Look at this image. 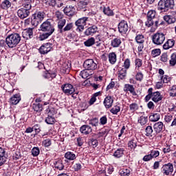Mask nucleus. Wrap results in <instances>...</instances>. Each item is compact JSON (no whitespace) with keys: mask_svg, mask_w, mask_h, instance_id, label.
Here are the masks:
<instances>
[{"mask_svg":"<svg viewBox=\"0 0 176 176\" xmlns=\"http://www.w3.org/2000/svg\"><path fill=\"white\" fill-rule=\"evenodd\" d=\"M20 41H21L20 34L19 33H13L6 37V43L8 47L13 49V47H16L20 43Z\"/></svg>","mask_w":176,"mask_h":176,"instance_id":"nucleus-1","label":"nucleus"},{"mask_svg":"<svg viewBox=\"0 0 176 176\" xmlns=\"http://www.w3.org/2000/svg\"><path fill=\"white\" fill-rule=\"evenodd\" d=\"M146 25V27H152V25H154L155 28H157L159 25V19L156 17V11L151 10L148 12Z\"/></svg>","mask_w":176,"mask_h":176,"instance_id":"nucleus-2","label":"nucleus"},{"mask_svg":"<svg viewBox=\"0 0 176 176\" xmlns=\"http://www.w3.org/2000/svg\"><path fill=\"white\" fill-rule=\"evenodd\" d=\"M40 30L43 32H49L50 34L54 32V26L52 25L50 19H47L41 25Z\"/></svg>","mask_w":176,"mask_h":176,"instance_id":"nucleus-3","label":"nucleus"},{"mask_svg":"<svg viewBox=\"0 0 176 176\" xmlns=\"http://www.w3.org/2000/svg\"><path fill=\"white\" fill-rule=\"evenodd\" d=\"M87 21H89V17L87 16L80 18L76 21L75 25L77 26L76 31L82 32L85 30V26L87 24Z\"/></svg>","mask_w":176,"mask_h":176,"instance_id":"nucleus-4","label":"nucleus"},{"mask_svg":"<svg viewBox=\"0 0 176 176\" xmlns=\"http://www.w3.org/2000/svg\"><path fill=\"white\" fill-rule=\"evenodd\" d=\"M46 16V14L43 12H38L34 14L33 19L32 20V24L34 25V27H37L40 23L43 21V19Z\"/></svg>","mask_w":176,"mask_h":176,"instance_id":"nucleus-5","label":"nucleus"},{"mask_svg":"<svg viewBox=\"0 0 176 176\" xmlns=\"http://www.w3.org/2000/svg\"><path fill=\"white\" fill-rule=\"evenodd\" d=\"M153 43L154 45H163L164 41H166V36L163 33H155L153 36Z\"/></svg>","mask_w":176,"mask_h":176,"instance_id":"nucleus-6","label":"nucleus"},{"mask_svg":"<svg viewBox=\"0 0 176 176\" xmlns=\"http://www.w3.org/2000/svg\"><path fill=\"white\" fill-rule=\"evenodd\" d=\"M83 67L88 71H94V69H97V63L93 59H87L84 62Z\"/></svg>","mask_w":176,"mask_h":176,"instance_id":"nucleus-7","label":"nucleus"},{"mask_svg":"<svg viewBox=\"0 0 176 176\" xmlns=\"http://www.w3.org/2000/svg\"><path fill=\"white\" fill-rule=\"evenodd\" d=\"M129 30H130V28L129 27L127 21L122 20L119 23L118 31L121 35H126Z\"/></svg>","mask_w":176,"mask_h":176,"instance_id":"nucleus-8","label":"nucleus"},{"mask_svg":"<svg viewBox=\"0 0 176 176\" xmlns=\"http://www.w3.org/2000/svg\"><path fill=\"white\" fill-rule=\"evenodd\" d=\"M61 89L65 94L71 95L75 93V88L69 83L63 85Z\"/></svg>","mask_w":176,"mask_h":176,"instance_id":"nucleus-9","label":"nucleus"},{"mask_svg":"<svg viewBox=\"0 0 176 176\" xmlns=\"http://www.w3.org/2000/svg\"><path fill=\"white\" fill-rule=\"evenodd\" d=\"M174 171V165L171 163H168L163 165L162 173L164 175H171Z\"/></svg>","mask_w":176,"mask_h":176,"instance_id":"nucleus-10","label":"nucleus"},{"mask_svg":"<svg viewBox=\"0 0 176 176\" xmlns=\"http://www.w3.org/2000/svg\"><path fill=\"white\" fill-rule=\"evenodd\" d=\"M53 47V44L50 43H47L44 45H43L40 48H39V52L41 54H47L50 50H52Z\"/></svg>","mask_w":176,"mask_h":176,"instance_id":"nucleus-11","label":"nucleus"},{"mask_svg":"<svg viewBox=\"0 0 176 176\" xmlns=\"http://www.w3.org/2000/svg\"><path fill=\"white\" fill-rule=\"evenodd\" d=\"M30 10H28L24 8H21L17 11V16L19 19L23 20V19H27L30 16Z\"/></svg>","mask_w":176,"mask_h":176,"instance_id":"nucleus-12","label":"nucleus"},{"mask_svg":"<svg viewBox=\"0 0 176 176\" xmlns=\"http://www.w3.org/2000/svg\"><path fill=\"white\" fill-rule=\"evenodd\" d=\"M64 13L66 16H68L69 17H72V16H75V14H76V10L75 9V7L72 6H69L64 8Z\"/></svg>","mask_w":176,"mask_h":176,"instance_id":"nucleus-13","label":"nucleus"},{"mask_svg":"<svg viewBox=\"0 0 176 176\" xmlns=\"http://www.w3.org/2000/svg\"><path fill=\"white\" fill-rule=\"evenodd\" d=\"M22 36L24 39H31L34 36L32 28L25 29L22 32Z\"/></svg>","mask_w":176,"mask_h":176,"instance_id":"nucleus-14","label":"nucleus"},{"mask_svg":"<svg viewBox=\"0 0 176 176\" xmlns=\"http://www.w3.org/2000/svg\"><path fill=\"white\" fill-rule=\"evenodd\" d=\"M104 106L107 109H109V108L112 107V105H113V97L111 96H107L103 102Z\"/></svg>","mask_w":176,"mask_h":176,"instance_id":"nucleus-15","label":"nucleus"},{"mask_svg":"<svg viewBox=\"0 0 176 176\" xmlns=\"http://www.w3.org/2000/svg\"><path fill=\"white\" fill-rule=\"evenodd\" d=\"M65 163H69V162H72V160H75L76 159V155L71 151H67L65 154Z\"/></svg>","mask_w":176,"mask_h":176,"instance_id":"nucleus-16","label":"nucleus"},{"mask_svg":"<svg viewBox=\"0 0 176 176\" xmlns=\"http://www.w3.org/2000/svg\"><path fill=\"white\" fill-rule=\"evenodd\" d=\"M153 129L154 131H155L157 134H159V133H162V131H163L164 124H163V122H155L153 125Z\"/></svg>","mask_w":176,"mask_h":176,"instance_id":"nucleus-17","label":"nucleus"},{"mask_svg":"<svg viewBox=\"0 0 176 176\" xmlns=\"http://www.w3.org/2000/svg\"><path fill=\"white\" fill-rule=\"evenodd\" d=\"M80 131L82 134H85V135H87L88 134H90L91 131H93V129H91V126L85 124V125H82L80 127Z\"/></svg>","mask_w":176,"mask_h":176,"instance_id":"nucleus-18","label":"nucleus"},{"mask_svg":"<svg viewBox=\"0 0 176 176\" xmlns=\"http://www.w3.org/2000/svg\"><path fill=\"white\" fill-rule=\"evenodd\" d=\"M157 9L161 12H168V8L165 0H160L158 2Z\"/></svg>","mask_w":176,"mask_h":176,"instance_id":"nucleus-19","label":"nucleus"},{"mask_svg":"<svg viewBox=\"0 0 176 176\" xmlns=\"http://www.w3.org/2000/svg\"><path fill=\"white\" fill-rule=\"evenodd\" d=\"M97 31H98V28H97V26H96V25H93V26L88 28L85 30V34L87 36H89V35H94V34H96V32H97Z\"/></svg>","mask_w":176,"mask_h":176,"instance_id":"nucleus-20","label":"nucleus"},{"mask_svg":"<svg viewBox=\"0 0 176 176\" xmlns=\"http://www.w3.org/2000/svg\"><path fill=\"white\" fill-rule=\"evenodd\" d=\"M21 100V98L20 96V94H16L10 99V102L13 105H17L19 102H20V100Z\"/></svg>","mask_w":176,"mask_h":176,"instance_id":"nucleus-21","label":"nucleus"},{"mask_svg":"<svg viewBox=\"0 0 176 176\" xmlns=\"http://www.w3.org/2000/svg\"><path fill=\"white\" fill-rule=\"evenodd\" d=\"M175 45V41L174 39H168L163 45V49L164 50H168V49H171Z\"/></svg>","mask_w":176,"mask_h":176,"instance_id":"nucleus-22","label":"nucleus"},{"mask_svg":"<svg viewBox=\"0 0 176 176\" xmlns=\"http://www.w3.org/2000/svg\"><path fill=\"white\" fill-rule=\"evenodd\" d=\"M162 98H163L162 97V95H160V92H152V101L154 102H159V101H162Z\"/></svg>","mask_w":176,"mask_h":176,"instance_id":"nucleus-23","label":"nucleus"},{"mask_svg":"<svg viewBox=\"0 0 176 176\" xmlns=\"http://www.w3.org/2000/svg\"><path fill=\"white\" fill-rule=\"evenodd\" d=\"M89 0H80L78 3V9H79V10L86 9L87 5H89Z\"/></svg>","mask_w":176,"mask_h":176,"instance_id":"nucleus-24","label":"nucleus"},{"mask_svg":"<svg viewBox=\"0 0 176 176\" xmlns=\"http://www.w3.org/2000/svg\"><path fill=\"white\" fill-rule=\"evenodd\" d=\"M113 47H119L122 45V40L119 37L114 38L111 41Z\"/></svg>","mask_w":176,"mask_h":176,"instance_id":"nucleus-25","label":"nucleus"},{"mask_svg":"<svg viewBox=\"0 0 176 176\" xmlns=\"http://www.w3.org/2000/svg\"><path fill=\"white\" fill-rule=\"evenodd\" d=\"M149 119L151 122H158V120H160V113L153 112L149 116Z\"/></svg>","mask_w":176,"mask_h":176,"instance_id":"nucleus-26","label":"nucleus"},{"mask_svg":"<svg viewBox=\"0 0 176 176\" xmlns=\"http://www.w3.org/2000/svg\"><path fill=\"white\" fill-rule=\"evenodd\" d=\"M34 2H35V0H25V3L23 4V8L31 10Z\"/></svg>","mask_w":176,"mask_h":176,"instance_id":"nucleus-27","label":"nucleus"},{"mask_svg":"<svg viewBox=\"0 0 176 176\" xmlns=\"http://www.w3.org/2000/svg\"><path fill=\"white\" fill-rule=\"evenodd\" d=\"M12 6V3L9 0H4L0 5V8L4 10H8Z\"/></svg>","mask_w":176,"mask_h":176,"instance_id":"nucleus-28","label":"nucleus"},{"mask_svg":"<svg viewBox=\"0 0 176 176\" xmlns=\"http://www.w3.org/2000/svg\"><path fill=\"white\" fill-rule=\"evenodd\" d=\"M164 21L168 23V24H173V23H175L176 21L175 17H174L171 15H165L164 16Z\"/></svg>","mask_w":176,"mask_h":176,"instance_id":"nucleus-29","label":"nucleus"},{"mask_svg":"<svg viewBox=\"0 0 176 176\" xmlns=\"http://www.w3.org/2000/svg\"><path fill=\"white\" fill-rule=\"evenodd\" d=\"M55 168H57V170H59L61 171V170H64V164H63V160H58V161H56L54 163Z\"/></svg>","mask_w":176,"mask_h":176,"instance_id":"nucleus-30","label":"nucleus"},{"mask_svg":"<svg viewBox=\"0 0 176 176\" xmlns=\"http://www.w3.org/2000/svg\"><path fill=\"white\" fill-rule=\"evenodd\" d=\"M67 23V20L65 19H59L58 22V28L59 30V32L60 34H63V28H64V25H65V23Z\"/></svg>","mask_w":176,"mask_h":176,"instance_id":"nucleus-31","label":"nucleus"},{"mask_svg":"<svg viewBox=\"0 0 176 176\" xmlns=\"http://www.w3.org/2000/svg\"><path fill=\"white\" fill-rule=\"evenodd\" d=\"M126 76H127V70L124 68H122L118 73V78L123 80V79H126Z\"/></svg>","mask_w":176,"mask_h":176,"instance_id":"nucleus-32","label":"nucleus"},{"mask_svg":"<svg viewBox=\"0 0 176 176\" xmlns=\"http://www.w3.org/2000/svg\"><path fill=\"white\" fill-rule=\"evenodd\" d=\"M109 61L110 64H115L116 63V54L115 52H110L108 55Z\"/></svg>","mask_w":176,"mask_h":176,"instance_id":"nucleus-33","label":"nucleus"},{"mask_svg":"<svg viewBox=\"0 0 176 176\" xmlns=\"http://www.w3.org/2000/svg\"><path fill=\"white\" fill-rule=\"evenodd\" d=\"M53 33H49L47 32H45L44 33H41L38 36V41H45V39H47L49 36L52 35Z\"/></svg>","mask_w":176,"mask_h":176,"instance_id":"nucleus-34","label":"nucleus"},{"mask_svg":"<svg viewBox=\"0 0 176 176\" xmlns=\"http://www.w3.org/2000/svg\"><path fill=\"white\" fill-rule=\"evenodd\" d=\"M128 146L131 151L135 149V148H137V140L132 139L131 140H130L128 143Z\"/></svg>","mask_w":176,"mask_h":176,"instance_id":"nucleus-35","label":"nucleus"},{"mask_svg":"<svg viewBox=\"0 0 176 176\" xmlns=\"http://www.w3.org/2000/svg\"><path fill=\"white\" fill-rule=\"evenodd\" d=\"M124 154V149L118 148L114 152L113 156L114 157L119 158V157H122Z\"/></svg>","mask_w":176,"mask_h":176,"instance_id":"nucleus-36","label":"nucleus"},{"mask_svg":"<svg viewBox=\"0 0 176 176\" xmlns=\"http://www.w3.org/2000/svg\"><path fill=\"white\" fill-rule=\"evenodd\" d=\"M94 43H96V40L94 37H91L90 38L87 39L86 41L84 42V45L87 47H90V46H93Z\"/></svg>","mask_w":176,"mask_h":176,"instance_id":"nucleus-37","label":"nucleus"},{"mask_svg":"<svg viewBox=\"0 0 176 176\" xmlns=\"http://www.w3.org/2000/svg\"><path fill=\"white\" fill-rule=\"evenodd\" d=\"M103 13L104 14H106V16H114V13H113V11L112 10H111V8L109 7H104L103 8Z\"/></svg>","mask_w":176,"mask_h":176,"instance_id":"nucleus-38","label":"nucleus"},{"mask_svg":"<svg viewBox=\"0 0 176 176\" xmlns=\"http://www.w3.org/2000/svg\"><path fill=\"white\" fill-rule=\"evenodd\" d=\"M57 76V74H56V72H47L43 75V77L45 79H54V78H56V76Z\"/></svg>","mask_w":176,"mask_h":176,"instance_id":"nucleus-39","label":"nucleus"},{"mask_svg":"<svg viewBox=\"0 0 176 176\" xmlns=\"http://www.w3.org/2000/svg\"><path fill=\"white\" fill-rule=\"evenodd\" d=\"M138 122L140 123V124H141V126H144L148 123V117L142 116L139 118Z\"/></svg>","mask_w":176,"mask_h":176,"instance_id":"nucleus-40","label":"nucleus"},{"mask_svg":"<svg viewBox=\"0 0 176 176\" xmlns=\"http://www.w3.org/2000/svg\"><path fill=\"white\" fill-rule=\"evenodd\" d=\"M80 76H81V78H82V79H87V78H89V76H90V73L89 72L88 69H85L80 72Z\"/></svg>","mask_w":176,"mask_h":176,"instance_id":"nucleus-41","label":"nucleus"},{"mask_svg":"<svg viewBox=\"0 0 176 176\" xmlns=\"http://www.w3.org/2000/svg\"><path fill=\"white\" fill-rule=\"evenodd\" d=\"M43 3L46 6H52L54 7L56 6V0H43Z\"/></svg>","mask_w":176,"mask_h":176,"instance_id":"nucleus-42","label":"nucleus"},{"mask_svg":"<svg viewBox=\"0 0 176 176\" xmlns=\"http://www.w3.org/2000/svg\"><path fill=\"white\" fill-rule=\"evenodd\" d=\"M130 169L124 168L120 170V175L121 176H129L130 175Z\"/></svg>","mask_w":176,"mask_h":176,"instance_id":"nucleus-43","label":"nucleus"},{"mask_svg":"<svg viewBox=\"0 0 176 176\" xmlns=\"http://www.w3.org/2000/svg\"><path fill=\"white\" fill-rule=\"evenodd\" d=\"M145 131L146 137H152L153 135V129L151 126H146Z\"/></svg>","mask_w":176,"mask_h":176,"instance_id":"nucleus-44","label":"nucleus"},{"mask_svg":"<svg viewBox=\"0 0 176 176\" xmlns=\"http://www.w3.org/2000/svg\"><path fill=\"white\" fill-rule=\"evenodd\" d=\"M165 3H166L168 10H170V9H173L175 5L174 0H165Z\"/></svg>","mask_w":176,"mask_h":176,"instance_id":"nucleus-45","label":"nucleus"},{"mask_svg":"<svg viewBox=\"0 0 176 176\" xmlns=\"http://www.w3.org/2000/svg\"><path fill=\"white\" fill-rule=\"evenodd\" d=\"M134 85L130 84H125L124 86V91L130 93L134 89Z\"/></svg>","mask_w":176,"mask_h":176,"instance_id":"nucleus-46","label":"nucleus"},{"mask_svg":"<svg viewBox=\"0 0 176 176\" xmlns=\"http://www.w3.org/2000/svg\"><path fill=\"white\" fill-rule=\"evenodd\" d=\"M33 109L36 112H41L42 111V109H43V107L42 104L38 103L33 105Z\"/></svg>","mask_w":176,"mask_h":176,"instance_id":"nucleus-47","label":"nucleus"},{"mask_svg":"<svg viewBox=\"0 0 176 176\" xmlns=\"http://www.w3.org/2000/svg\"><path fill=\"white\" fill-rule=\"evenodd\" d=\"M135 41L137 43H144L145 42V40L144 39V35L142 34H138L135 37Z\"/></svg>","mask_w":176,"mask_h":176,"instance_id":"nucleus-48","label":"nucleus"},{"mask_svg":"<svg viewBox=\"0 0 176 176\" xmlns=\"http://www.w3.org/2000/svg\"><path fill=\"white\" fill-rule=\"evenodd\" d=\"M138 108H139L138 104L135 102L131 103L129 105V109L130 111H131V112H135V111H138Z\"/></svg>","mask_w":176,"mask_h":176,"instance_id":"nucleus-49","label":"nucleus"},{"mask_svg":"<svg viewBox=\"0 0 176 176\" xmlns=\"http://www.w3.org/2000/svg\"><path fill=\"white\" fill-rule=\"evenodd\" d=\"M110 112L113 113V115H118V112H120V106H115L110 110Z\"/></svg>","mask_w":176,"mask_h":176,"instance_id":"nucleus-50","label":"nucleus"},{"mask_svg":"<svg viewBox=\"0 0 176 176\" xmlns=\"http://www.w3.org/2000/svg\"><path fill=\"white\" fill-rule=\"evenodd\" d=\"M55 120L56 119H54V118L48 116V117H47L45 119V123H47V124H54Z\"/></svg>","mask_w":176,"mask_h":176,"instance_id":"nucleus-51","label":"nucleus"},{"mask_svg":"<svg viewBox=\"0 0 176 176\" xmlns=\"http://www.w3.org/2000/svg\"><path fill=\"white\" fill-rule=\"evenodd\" d=\"M170 63V65H171V67H174V65H175L176 64V54H173L170 56V60H169Z\"/></svg>","mask_w":176,"mask_h":176,"instance_id":"nucleus-52","label":"nucleus"},{"mask_svg":"<svg viewBox=\"0 0 176 176\" xmlns=\"http://www.w3.org/2000/svg\"><path fill=\"white\" fill-rule=\"evenodd\" d=\"M74 28V23H67L63 30V32H66V31H71Z\"/></svg>","mask_w":176,"mask_h":176,"instance_id":"nucleus-53","label":"nucleus"},{"mask_svg":"<svg viewBox=\"0 0 176 176\" xmlns=\"http://www.w3.org/2000/svg\"><path fill=\"white\" fill-rule=\"evenodd\" d=\"M153 91V88L148 89V94L147 96H146V97H145L146 102H148V101H149V100H151L152 98V92Z\"/></svg>","mask_w":176,"mask_h":176,"instance_id":"nucleus-54","label":"nucleus"},{"mask_svg":"<svg viewBox=\"0 0 176 176\" xmlns=\"http://www.w3.org/2000/svg\"><path fill=\"white\" fill-rule=\"evenodd\" d=\"M41 153V150H39V148L38 147H34L32 149V156L36 157Z\"/></svg>","mask_w":176,"mask_h":176,"instance_id":"nucleus-55","label":"nucleus"},{"mask_svg":"<svg viewBox=\"0 0 176 176\" xmlns=\"http://www.w3.org/2000/svg\"><path fill=\"white\" fill-rule=\"evenodd\" d=\"M150 155L153 159H155V157H157L159 155H160V152H159L157 150H152L150 151Z\"/></svg>","mask_w":176,"mask_h":176,"instance_id":"nucleus-56","label":"nucleus"},{"mask_svg":"<svg viewBox=\"0 0 176 176\" xmlns=\"http://www.w3.org/2000/svg\"><path fill=\"white\" fill-rule=\"evenodd\" d=\"M43 145L45 146V148H49L50 145H52V140L50 139H46L43 141Z\"/></svg>","mask_w":176,"mask_h":176,"instance_id":"nucleus-57","label":"nucleus"},{"mask_svg":"<svg viewBox=\"0 0 176 176\" xmlns=\"http://www.w3.org/2000/svg\"><path fill=\"white\" fill-rule=\"evenodd\" d=\"M135 69H138L140 67H142V60L138 58L135 60Z\"/></svg>","mask_w":176,"mask_h":176,"instance_id":"nucleus-58","label":"nucleus"},{"mask_svg":"<svg viewBox=\"0 0 176 176\" xmlns=\"http://www.w3.org/2000/svg\"><path fill=\"white\" fill-rule=\"evenodd\" d=\"M89 124H91V126H98V119L97 118H94L92 120H90L89 121Z\"/></svg>","mask_w":176,"mask_h":176,"instance_id":"nucleus-59","label":"nucleus"},{"mask_svg":"<svg viewBox=\"0 0 176 176\" xmlns=\"http://www.w3.org/2000/svg\"><path fill=\"white\" fill-rule=\"evenodd\" d=\"M54 16L58 20H63V17H64V14H63V12L60 11L55 12Z\"/></svg>","mask_w":176,"mask_h":176,"instance_id":"nucleus-60","label":"nucleus"},{"mask_svg":"<svg viewBox=\"0 0 176 176\" xmlns=\"http://www.w3.org/2000/svg\"><path fill=\"white\" fill-rule=\"evenodd\" d=\"M169 94L170 97H176V85H173L170 88Z\"/></svg>","mask_w":176,"mask_h":176,"instance_id":"nucleus-61","label":"nucleus"},{"mask_svg":"<svg viewBox=\"0 0 176 176\" xmlns=\"http://www.w3.org/2000/svg\"><path fill=\"white\" fill-rule=\"evenodd\" d=\"M160 53H162L160 49H155L151 52V55L153 57H157V56H160Z\"/></svg>","mask_w":176,"mask_h":176,"instance_id":"nucleus-62","label":"nucleus"},{"mask_svg":"<svg viewBox=\"0 0 176 176\" xmlns=\"http://www.w3.org/2000/svg\"><path fill=\"white\" fill-rule=\"evenodd\" d=\"M164 120L166 123H171V120H173V115L167 114L164 116Z\"/></svg>","mask_w":176,"mask_h":176,"instance_id":"nucleus-63","label":"nucleus"},{"mask_svg":"<svg viewBox=\"0 0 176 176\" xmlns=\"http://www.w3.org/2000/svg\"><path fill=\"white\" fill-rule=\"evenodd\" d=\"M123 67H124V69L126 70L129 69V68H130V59L129 58L125 59Z\"/></svg>","mask_w":176,"mask_h":176,"instance_id":"nucleus-64","label":"nucleus"}]
</instances>
